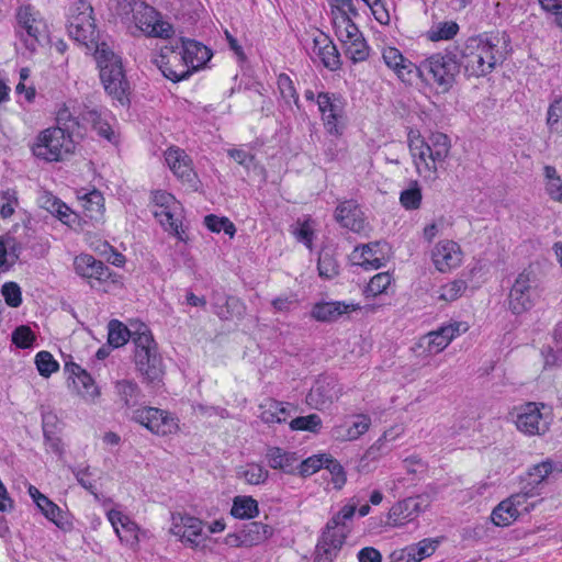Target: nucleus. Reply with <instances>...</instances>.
<instances>
[{
  "mask_svg": "<svg viewBox=\"0 0 562 562\" xmlns=\"http://www.w3.org/2000/svg\"><path fill=\"white\" fill-rule=\"evenodd\" d=\"M78 199L86 217L94 221L101 218L104 211V198L100 191L86 192L83 195H79Z\"/></svg>",
  "mask_w": 562,
  "mask_h": 562,
  "instance_id": "obj_34",
  "label": "nucleus"
},
{
  "mask_svg": "<svg viewBox=\"0 0 562 562\" xmlns=\"http://www.w3.org/2000/svg\"><path fill=\"white\" fill-rule=\"evenodd\" d=\"M151 63L172 82L186 80L192 75L177 46H164L160 54L151 58Z\"/></svg>",
  "mask_w": 562,
  "mask_h": 562,
  "instance_id": "obj_11",
  "label": "nucleus"
},
{
  "mask_svg": "<svg viewBox=\"0 0 562 562\" xmlns=\"http://www.w3.org/2000/svg\"><path fill=\"white\" fill-rule=\"evenodd\" d=\"M317 269L319 277L324 279H333L339 273V265L329 251L319 254Z\"/></svg>",
  "mask_w": 562,
  "mask_h": 562,
  "instance_id": "obj_53",
  "label": "nucleus"
},
{
  "mask_svg": "<svg viewBox=\"0 0 562 562\" xmlns=\"http://www.w3.org/2000/svg\"><path fill=\"white\" fill-rule=\"evenodd\" d=\"M409 150L419 176L436 178L438 164L430 158V148L427 143L420 138L412 139Z\"/></svg>",
  "mask_w": 562,
  "mask_h": 562,
  "instance_id": "obj_21",
  "label": "nucleus"
},
{
  "mask_svg": "<svg viewBox=\"0 0 562 562\" xmlns=\"http://www.w3.org/2000/svg\"><path fill=\"white\" fill-rule=\"evenodd\" d=\"M244 542L249 544H258L272 535V530L268 525L259 521H251L243 529Z\"/></svg>",
  "mask_w": 562,
  "mask_h": 562,
  "instance_id": "obj_43",
  "label": "nucleus"
},
{
  "mask_svg": "<svg viewBox=\"0 0 562 562\" xmlns=\"http://www.w3.org/2000/svg\"><path fill=\"white\" fill-rule=\"evenodd\" d=\"M356 304H345L342 302H323L317 303L312 308V317L318 322H335L341 315L359 310Z\"/></svg>",
  "mask_w": 562,
  "mask_h": 562,
  "instance_id": "obj_30",
  "label": "nucleus"
},
{
  "mask_svg": "<svg viewBox=\"0 0 562 562\" xmlns=\"http://www.w3.org/2000/svg\"><path fill=\"white\" fill-rule=\"evenodd\" d=\"M380 247V243L362 245L355 249L353 257L358 259V265L366 270L379 269L385 262V256Z\"/></svg>",
  "mask_w": 562,
  "mask_h": 562,
  "instance_id": "obj_31",
  "label": "nucleus"
},
{
  "mask_svg": "<svg viewBox=\"0 0 562 562\" xmlns=\"http://www.w3.org/2000/svg\"><path fill=\"white\" fill-rule=\"evenodd\" d=\"M67 29L70 37L83 45L88 50L93 52V54L102 45H108L100 40V33L93 18V8L85 0L77 1L69 9Z\"/></svg>",
  "mask_w": 562,
  "mask_h": 562,
  "instance_id": "obj_5",
  "label": "nucleus"
},
{
  "mask_svg": "<svg viewBox=\"0 0 562 562\" xmlns=\"http://www.w3.org/2000/svg\"><path fill=\"white\" fill-rule=\"evenodd\" d=\"M538 297L536 279L530 272L519 273L508 294V308L515 315L529 311Z\"/></svg>",
  "mask_w": 562,
  "mask_h": 562,
  "instance_id": "obj_10",
  "label": "nucleus"
},
{
  "mask_svg": "<svg viewBox=\"0 0 562 562\" xmlns=\"http://www.w3.org/2000/svg\"><path fill=\"white\" fill-rule=\"evenodd\" d=\"M106 517L109 521L111 522L112 527L114 528L115 533L117 537L122 540L119 525L128 533H131L133 537L136 538V531H137V525L131 520V518L126 515H124L122 512L116 509H110L106 513Z\"/></svg>",
  "mask_w": 562,
  "mask_h": 562,
  "instance_id": "obj_47",
  "label": "nucleus"
},
{
  "mask_svg": "<svg viewBox=\"0 0 562 562\" xmlns=\"http://www.w3.org/2000/svg\"><path fill=\"white\" fill-rule=\"evenodd\" d=\"M147 9L151 12H147L145 9H139L134 15L135 25L147 36L169 38L173 34L172 25L165 21L161 14L151 5L147 4Z\"/></svg>",
  "mask_w": 562,
  "mask_h": 562,
  "instance_id": "obj_12",
  "label": "nucleus"
},
{
  "mask_svg": "<svg viewBox=\"0 0 562 562\" xmlns=\"http://www.w3.org/2000/svg\"><path fill=\"white\" fill-rule=\"evenodd\" d=\"M153 214L164 229L175 235L179 240H184L180 202L171 193L156 191L153 195Z\"/></svg>",
  "mask_w": 562,
  "mask_h": 562,
  "instance_id": "obj_8",
  "label": "nucleus"
},
{
  "mask_svg": "<svg viewBox=\"0 0 562 562\" xmlns=\"http://www.w3.org/2000/svg\"><path fill=\"white\" fill-rule=\"evenodd\" d=\"M37 508L41 513L52 522H54L59 529L67 531L72 528V521L69 515L60 509L58 505L53 503L49 498L43 503L37 504Z\"/></svg>",
  "mask_w": 562,
  "mask_h": 562,
  "instance_id": "obj_35",
  "label": "nucleus"
},
{
  "mask_svg": "<svg viewBox=\"0 0 562 562\" xmlns=\"http://www.w3.org/2000/svg\"><path fill=\"white\" fill-rule=\"evenodd\" d=\"M103 115L104 113L98 108H91L87 104H83L80 106L79 117L81 128L86 130L88 126H91V128L97 131L101 137H104L108 140H112L113 132L109 123L104 120Z\"/></svg>",
  "mask_w": 562,
  "mask_h": 562,
  "instance_id": "obj_27",
  "label": "nucleus"
},
{
  "mask_svg": "<svg viewBox=\"0 0 562 562\" xmlns=\"http://www.w3.org/2000/svg\"><path fill=\"white\" fill-rule=\"evenodd\" d=\"M239 474L251 485L263 484L269 479V471L261 464L255 462L248 463Z\"/></svg>",
  "mask_w": 562,
  "mask_h": 562,
  "instance_id": "obj_54",
  "label": "nucleus"
},
{
  "mask_svg": "<svg viewBox=\"0 0 562 562\" xmlns=\"http://www.w3.org/2000/svg\"><path fill=\"white\" fill-rule=\"evenodd\" d=\"M419 497H408L397 502L389 512V524L394 527L404 526L413 521L420 513Z\"/></svg>",
  "mask_w": 562,
  "mask_h": 562,
  "instance_id": "obj_24",
  "label": "nucleus"
},
{
  "mask_svg": "<svg viewBox=\"0 0 562 562\" xmlns=\"http://www.w3.org/2000/svg\"><path fill=\"white\" fill-rule=\"evenodd\" d=\"M357 512V504H346L340 510L335 514L326 524L325 528L328 531H345L348 533L347 522L351 520Z\"/></svg>",
  "mask_w": 562,
  "mask_h": 562,
  "instance_id": "obj_42",
  "label": "nucleus"
},
{
  "mask_svg": "<svg viewBox=\"0 0 562 562\" xmlns=\"http://www.w3.org/2000/svg\"><path fill=\"white\" fill-rule=\"evenodd\" d=\"M65 371L69 374L68 379L72 380L75 386L81 384V386L87 387L94 384V380L91 374L77 363L66 362Z\"/></svg>",
  "mask_w": 562,
  "mask_h": 562,
  "instance_id": "obj_61",
  "label": "nucleus"
},
{
  "mask_svg": "<svg viewBox=\"0 0 562 562\" xmlns=\"http://www.w3.org/2000/svg\"><path fill=\"white\" fill-rule=\"evenodd\" d=\"M322 427V418L317 414L300 416L290 422L292 430L311 431L317 434Z\"/></svg>",
  "mask_w": 562,
  "mask_h": 562,
  "instance_id": "obj_58",
  "label": "nucleus"
},
{
  "mask_svg": "<svg viewBox=\"0 0 562 562\" xmlns=\"http://www.w3.org/2000/svg\"><path fill=\"white\" fill-rule=\"evenodd\" d=\"M312 54L318 57L323 65L330 70H336L340 67L338 49L336 45L324 34L314 38Z\"/></svg>",
  "mask_w": 562,
  "mask_h": 562,
  "instance_id": "obj_29",
  "label": "nucleus"
},
{
  "mask_svg": "<svg viewBox=\"0 0 562 562\" xmlns=\"http://www.w3.org/2000/svg\"><path fill=\"white\" fill-rule=\"evenodd\" d=\"M35 363L40 374L43 376H49L59 367L48 351H40L35 357Z\"/></svg>",
  "mask_w": 562,
  "mask_h": 562,
  "instance_id": "obj_62",
  "label": "nucleus"
},
{
  "mask_svg": "<svg viewBox=\"0 0 562 562\" xmlns=\"http://www.w3.org/2000/svg\"><path fill=\"white\" fill-rule=\"evenodd\" d=\"M80 117V109L77 112H71L69 108L64 105L60 108L57 112V127L65 128V132L68 134H72L76 131H78V134H80L81 130V123L79 121Z\"/></svg>",
  "mask_w": 562,
  "mask_h": 562,
  "instance_id": "obj_45",
  "label": "nucleus"
},
{
  "mask_svg": "<svg viewBox=\"0 0 562 562\" xmlns=\"http://www.w3.org/2000/svg\"><path fill=\"white\" fill-rule=\"evenodd\" d=\"M422 189L417 181H412L411 186L400 194V202L406 210H417L422 204Z\"/></svg>",
  "mask_w": 562,
  "mask_h": 562,
  "instance_id": "obj_51",
  "label": "nucleus"
},
{
  "mask_svg": "<svg viewBox=\"0 0 562 562\" xmlns=\"http://www.w3.org/2000/svg\"><path fill=\"white\" fill-rule=\"evenodd\" d=\"M459 31L456 22H440L428 31V38L432 42L448 41L453 38Z\"/></svg>",
  "mask_w": 562,
  "mask_h": 562,
  "instance_id": "obj_56",
  "label": "nucleus"
},
{
  "mask_svg": "<svg viewBox=\"0 0 562 562\" xmlns=\"http://www.w3.org/2000/svg\"><path fill=\"white\" fill-rule=\"evenodd\" d=\"M392 277L387 272L378 273L369 281L366 293L375 296L383 293L391 284Z\"/></svg>",
  "mask_w": 562,
  "mask_h": 562,
  "instance_id": "obj_63",
  "label": "nucleus"
},
{
  "mask_svg": "<svg viewBox=\"0 0 562 562\" xmlns=\"http://www.w3.org/2000/svg\"><path fill=\"white\" fill-rule=\"evenodd\" d=\"M139 9H145L147 12H151L147 9V3L140 0H115V13L123 21H134Z\"/></svg>",
  "mask_w": 562,
  "mask_h": 562,
  "instance_id": "obj_46",
  "label": "nucleus"
},
{
  "mask_svg": "<svg viewBox=\"0 0 562 562\" xmlns=\"http://www.w3.org/2000/svg\"><path fill=\"white\" fill-rule=\"evenodd\" d=\"M524 495L516 494L501 502L492 512L491 519L496 526H508L519 516L518 506L521 505Z\"/></svg>",
  "mask_w": 562,
  "mask_h": 562,
  "instance_id": "obj_28",
  "label": "nucleus"
},
{
  "mask_svg": "<svg viewBox=\"0 0 562 562\" xmlns=\"http://www.w3.org/2000/svg\"><path fill=\"white\" fill-rule=\"evenodd\" d=\"M72 149L71 135L66 133L65 128L52 127L38 135L37 143L33 146V154L45 161H58Z\"/></svg>",
  "mask_w": 562,
  "mask_h": 562,
  "instance_id": "obj_7",
  "label": "nucleus"
},
{
  "mask_svg": "<svg viewBox=\"0 0 562 562\" xmlns=\"http://www.w3.org/2000/svg\"><path fill=\"white\" fill-rule=\"evenodd\" d=\"M397 434H394L392 428L384 431L383 435L367 449L363 458L368 461L378 460L390 450L386 442L394 440Z\"/></svg>",
  "mask_w": 562,
  "mask_h": 562,
  "instance_id": "obj_49",
  "label": "nucleus"
},
{
  "mask_svg": "<svg viewBox=\"0 0 562 562\" xmlns=\"http://www.w3.org/2000/svg\"><path fill=\"white\" fill-rule=\"evenodd\" d=\"M516 427L528 436H541L549 429V424L542 417L537 403L529 402L522 405L516 416Z\"/></svg>",
  "mask_w": 562,
  "mask_h": 562,
  "instance_id": "obj_14",
  "label": "nucleus"
},
{
  "mask_svg": "<svg viewBox=\"0 0 562 562\" xmlns=\"http://www.w3.org/2000/svg\"><path fill=\"white\" fill-rule=\"evenodd\" d=\"M346 55L353 63L364 61L369 56V46L364 38L359 36L346 43Z\"/></svg>",
  "mask_w": 562,
  "mask_h": 562,
  "instance_id": "obj_59",
  "label": "nucleus"
},
{
  "mask_svg": "<svg viewBox=\"0 0 562 562\" xmlns=\"http://www.w3.org/2000/svg\"><path fill=\"white\" fill-rule=\"evenodd\" d=\"M468 329V323L454 321L439 327L437 330L430 331L424 337V340L427 342V349L430 353H439L457 336L465 333Z\"/></svg>",
  "mask_w": 562,
  "mask_h": 562,
  "instance_id": "obj_16",
  "label": "nucleus"
},
{
  "mask_svg": "<svg viewBox=\"0 0 562 562\" xmlns=\"http://www.w3.org/2000/svg\"><path fill=\"white\" fill-rule=\"evenodd\" d=\"M35 340V335L29 326H19L12 333V341L19 348H30Z\"/></svg>",
  "mask_w": 562,
  "mask_h": 562,
  "instance_id": "obj_64",
  "label": "nucleus"
},
{
  "mask_svg": "<svg viewBox=\"0 0 562 562\" xmlns=\"http://www.w3.org/2000/svg\"><path fill=\"white\" fill-rule=\"evenodd\" d=\"M132 339L135 364L147 383H159L164 376V366L158 346L151 331L145 324H139L137 329L131 331L117 319L109 323L108 342L115 348Z\"/></svg>",
  "mask_w": 562,
  "mask_h": 562,
  "instance_id": "obj_1",
  "label": "nucleus"
},
{
  "mask_svg": "<svg viewBox=\"0 0 562 562\" xmlns=\"http://www.w3.org/2000/svg\"><path fill=\"white\" fill-rule=\"evenodd\" d=\"M460 71L458 56L451 52L434 54L422 61L416 69V76L436 86L441 93H447L454 85Z\"/></svg>",
  "mask_w": 562,
  "mask_h": 562,
  "instance_id": "obj_4",
  "label": "nucleus"
},
{
  "mask_svg": "<svg viewBox=\"0 0 562 562\" xmlns=\"http://www.w3.org/2000/svg\"><path fill=\"white\" fill-rule=\"evenodd\" d=\"M179 520L180 522H175L171 528L173 535L181 537L192 547H198L204 539L202 520L189 515L180 516Z\"/></svg>",
  "mask_w": 562,
  "mask_h": 562,
  "instance_id": "obj_25",
  "label": "nucleus"
},
{
  "mask_svg": "<svg viewBox=\"0 0 562 562\" xmlns=\"http://www.w3.org/2000/svg\"><path fill=\"white\" fill-rule=\"evenodd\" d=\"M385 65L392 69L402 81L411 82L416 74L417 65L405 58L395 47H385L382 50Z\"/></svg>",
  "mask_w": 562,
  "mask_h": 562,
  "instance_id": "obj_22",
  "label": "nucleus"
},
{
  "mask_svg": "<svg viewBox=\"0 0 562 562\" xmlns=\"http://www.w3.org/2000/svg\"><path fill=\"white\" fill-rule=\"evenodd\" d=\"M544 191L548 196L554 201L562 203V178L558 173L555 167L547 165L543 167Z\"/></svg>",
  "mask_w": 562,
  "mask_h": 562,
  "instance_id": "obj_39",
  "label": "nucleus"
},
{
  "mask_svg": "<svg viewBox=\"0 0 562 562\" xmlns=\"http://www.w3.org/2000/svg\"><path fill=\"white\" fill-rule=\"evenodd\" d=\"M165 159L176 177L186 182H193L196 175L192 168V160L180 148H169L165 153Z\"/></svg>",
  "mask_w": 562,
  "mask_h": 562,
  "instance_id": "obj_23",
  "label": "nucleus"
},
{
  "mask_svg": "<svg viewBox=\"0 0 562 562\" xmlns=\"http://www.w3.org/2000/svg\"><path fill=\"white\" fill-rule=\"evenodd\" d=\"M204 224L211 232L220 233L223 231L229 237H233L236 233L235 225L227 217L210 214L204 217Z\"/></svg>",
  "mask_w": 562,
  "mask_h": 562,
  "instance_id": "obj_60",
  "label": "nucleus"
},
{
  "mask_svg": "<svg viewBox=\"0 0 562 562\" xmlns=\"http://www.w3.org/2000/svg\"><path fill=\"white\" fill-rule=\"evenodd\" d=\"M439 544L440 540L438 538H426L417 543L408 546L406 548L407 562H420L425 558L430 557Z\"/></svg>",
  "mask_w": 562,
  "mask_h": 562,
  "instance_id": "obj_38",
  "label": "nucleus"
},
{
  "mask_svg": "<svg viewBox=\"0 0 562 562\" xmlns=\"http://www.w3.org/2000/svg\"><path fill=\"white\" fill-rule=\"evenodd\" d=\"M431 260L438 271L448 272L460 266L461 248L456 241L440 240L431 250Z\"/></svg>",
  "mask_w": 562,
  "mask_h": 562,
  "instance_id": "obj_17",
  "label": "nucleus"
},
{
  "mask_svg": "<svg viewBox=\"0 0 562 562\" xmlns=\"http://www.w3.org/2000/svg\"><path fill=\"white\" fill-rule=\"evenodd\" d=\"M245 310L244 303L236 296L218 297L213 304L214 314L224 321L233 317H243Z\"/></svg>",
  "mask_w": 562,
  "mask_h": 562,
  "instance_id": "obj_32",
  "label": "nucleus"
},
{
  "mask_svg": "<svg viewBox=\"0 0 562 562\" xmlns=\"http://www.w3.org/2000/svg\"><path fill=\"white\" fill-rule=\"evenodd\" d=\"M339 396L336 389H310L306 403L312 408L324 411L328 409Z\"/></svg>",
  "mask_w": 562,
  "mask_h": 562,
  "instance_id": "obj_36",
  "label": "nucleus"
},
{
  "mask_svg": "<svg viewBox=\"0 0 562 562\" xmlns=\"http://www.w3.org/2000/svg\"><path fill=\"white\" fill-rule=\"evenodd\" d=\"M547 125L550 133L562 136V98L550 103L547 112Z\"/></svg>",
  "mask_w": 562,
  "mask_h": 562,
  "instance_id": "obj_50",
  "label": "nucleus"
},
{
  "mask_svg": "<svg viewBox=\"0 0 562 562\" xmlns=\"http://www.w3.org/2000/svg\"><path fill=\"white\" fill-rule=\"evenodd\" d=\"M15 19V35L31 54L35 53L41 38L47 33L45 20L40 11L30 4L18 8Z\"/></svg>",
  "mask_w": 562,
  "mask_h": 562,
  "instance_id": "obj_6",
  "label": "nucleus"
},
{
  "mask_svg": "<svg viewBox=\"0 0 562 562\" xmlns=\"http://www.w3.org/2000/svg\"><path fill=\"white\" fill-rule=\"evenodd\" d=\"M232 516L239 519H251L258 516V502L251 496H236L231 509Z\"/></svg>",
  "mask_w": 562,
  "mask_h": 562,
  "instance_id": "obj_40",
  "label": "nucleus"
},
{
  "mask_svg": "<svg viewBox=\"0 0 562 562\" xmlns=\"http://www.w3.org/2000/svg\"><path fill=\"white\" fill-rule=\"evenodd\" d=\"M326 461H328V454H314L302 461L299 459L296 474L302 477L311 476L323 469Z\"/></svg>",
  "mask_w": 562,
  "mask_h": 562,
  "instance_id": "obj_48",
  "label": "nucleus"
},
{
  "mask_svg": "<svg viewBox=\"0 0 562 562\" xmlns=\"http://www.w3.org/2000/svg\"><path fill=\"white\" fill-rule=\"evenodd\" d=\"M430 148V158L437 164H441L448 157L450 151V139L446 134L432 133L425 140Z\"/></svg>",
  "mask_w": 562,
  "mask_h": 562,
  "instance_id": "obj_37",
  "label": "nucleus"
},
{
  "mask_svg": "<svg viewBox=\"0 0 562 562\" xmlns=\"http://www.w3.org/2000/svg\"><path fill=\"white\" fill-rule=\"evenodd\" d=\"M74 268L78 276L86 279L103 280L110 277L109 267L91 255L82 254L75 258Z\"/></svg>",
  "mask_w": 562,
  "mask_h": 562,
  "instance_id": "obj_26",
  "label": "nucleus"
},
{
  "mask_svg": "<svg viewBox=\"0 0 562 562\" xmlns=\"http://www.w3.org/2000/svg\"><path fill=\"white\" fill-rule=\"evenodd\" d=\"M19 205L18 191L8 188L0 191V216L2 218L11 217Z\"/></svg>",
  "mask_w": 562,
  "mask_h": 562,
  "instance_id": "obj_55",
  "label": "nucleus"
},
{
  "mask_svg": "<svg viewBox=\"0 0 562 562\" xmlns=\"http://www.w3.org/2000/svg\"><path fill=\"white\" fill-rule=\"evenodd\" d=\"M277 85L282 99L286 103L293 101L296 108L301 109L299 93L294 87L292 79L286 74H280L278 76Z\"/></svg>",
  "mask_w": 562,
  "mask_h": 562,
  "instance_id": "obj_57",
  "label": "nucleus"
},
{
  "mask_svg": "<svg viewBox=\"0 0 562 562\" xmlns=\"http://www.w3.org/2000/svg\"><path fill=\"white\" fill-rule=\"evenodd\" d=\"M501 41L499 35L493 33L469 37L458 58L460 68H463L468 77L479 78L491 74L504 60L499 49Z\"/></svg>",
  "mask_w": 562,
  "mask_h": 562,
  "instance_id": "obj_2",
  "label": "nucleus"
},
{
  "mask_svg": "<svg viewBox=\"0 0 562 562\" xmlns=\"http://www.w3.org/2000/svg\"><path fill=\"white\" fill-rule=\"evenodd\" d=\"M316 102L323 116L335 113L339 115L340 112L345 111L342 99L328 92H319Z\"/></svg>",
  "mask_w": 562,
  "mask_h": 562,
  "instance_id": "obj_44",
  "label": "nucleus"
},
{
  "mask_svg": "<svg viewBox=\"0 0 562 562\" xmlns=\"http://www.w3.org/2000/svg\"><path fill=\"white\" fill-rule=\"evenodd\" d=\"M93 56L100 70V79L104 90L121 104L127 103L130 83L126 79L121 57L109 45H102Z\"/></svg>",
  "mask_w": 562,
  "mask_h": 562,
  "instance_id": "obj_3",
  "label": "nucleus"
},
{
  "mask_svg": "<svg viewBox=\"0 0 562 562\" xmlns=\"http://www.w3.org/2000/svg\"><path fill=\"white\" fill-rule=\"evenodd\" d=\"M467 289L468 284L464 280H453L440 286L438 290V300L445 302H453L461 297Z\"/></svg>",
  "mask_w": 562,
  "mask_h": 562,
  "instance_id": "obj_52",
  "label": "nucleus"
},
{
  "mask_svg": "<svg viewBox=\"0 0 562 562\" xmlns=\"http://www.w3.org/2000/svg\"><path fill=\"white\" fill-rule=\"evenodd\" d=\"M336 221L345 228L361 234L369 229L367 218L355 200H346L338 204L335 212Z\"/></svg>",
  "mask_w": 562,
  "mask_h": 562,
  "instance_id": "obj_15",
  "label": "nucleus"
},
{
  "mask_svg": "<svg viewBox=\"0 0 562 562\" xmlns=\"http://www.w3.org/2000/svg\"><path fill=\"white\" fill-rule=\"evenodd\" d=\"M176 46L183 56L191 74L201 69L212 57L211 49L194 40L182 37Z\"/></svg>",
  "mask_w": 562,
  "mask_h": 562,
  "instance_id": "obj_18",
  "label": "nucleus"
},
{
  "mask_svg": "<svg viewBox=\"0 0 562 562\" xmlns=\"http://www.w3.org/2000/svg\"><path fill=\"white\" fill-rule=\"evenodd\" d=\"M345 541V531H328L324 529L315 549L314 562H334Z\"/></svg>",
  "mask_w": 562,
  "mask_h": 562,
  "instance_id": "obj_19",
  "label": "nucleus"
},
{
  "mask_svg": "<svg viewBox=\"0 0 562 562\" xmlns=\"http://www.w3.org/2000/svg\"><path fill=\"white\" fill-rule=\"evenodd\" d=\"M38 204L53 215H56L63 223L69 224L75 213L58 198L50 192L44 191L38 198Z\"/></svg>",
  "mask_w": 562,
  "mask_h": 562,
  "instance_id": "obj_33",
  "label": "nucleus"
},
{
  "mask_svg": "<svg viewBox=\"0 0 562 562\" xmlns=\"http://www.w3.org/2000/svg\"><path fill=\"white\" fill-rule=\"evenodd\" d=\"M372 419L367 414H352L346 416L330 430V436L336 441H355L364 435L371 427Z\"/></svg>",
  "mask_w": 562,
  "mask_h": 562,
  "instance_id": "obj_13",
  "label": "nucleus"
},
{
  "mask_svg": "<svg viewBox=\"0 0 562 562\" xmlns=\"http://www.w3.org/2000/svg\"><path fill=\"white\" fill-rule=\"evenodd\" d=\"M265 459L272 470H279L285 474H296L299 454L281 447L269 446L266 449Z\"/></svg>",
  "mask_w": 562,
  "mask_h": 562,
  "instance_id": "obj_20",
  "label": "nucleus"
},
{
  "mask_svg": "<svg viewBox=\"0 0 562 562\" xmlns=\"http://www.w3.org/2000/svg\"><path fill=\"white\" fill-rule=\"evenodd\" d=\"M562 472V463L554 462L551 459H546L538 464L532 465L528 475L532 479V483L540 484L550 476L560 474Z\"/></svg>",
  "mask_w": 562,
  "mask_h": 562,
  "instance_id": "obj_41",
  "label": "nucleus"
},
{
  "mask_svg": "<svg viewBox=\"0 0 562 562\" xmlns=\"http://www.w3.org/2000/svg\"><path fill=\"white\" fill-rule=\"evenodd\" d=\"M131 419L157 436L176 434L179 429V420L175 414L153 406L136 407L131 414Z\"/></svg>",
  "mask_w": 562,
  "mask_h": 562,
  "instance_id": "obj_9",
  "label": "nucleus"
}]
</instances>
